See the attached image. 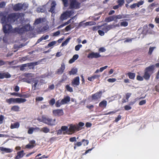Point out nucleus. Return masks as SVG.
<instances>
[{
	"label": "nucleus",
	"instance_id": "obj_35",
	"mask_svg": "<svg viewBox=\"0 0 159 159\" xmlns=\"http://www.w3.org/2000/svg\"><path fill=\"white\" fill-rule=\"evenodd\" d=\"M74 27V26L70 24L69 25L67 26L65 28V30L66 31H68L70 30L72 28Z\"/></svg>",
	"mask_w": 159,
	"mask_h": 159
},
{
	"label": "nucleus",
	"instance_id": "obj_42",
	"mask_svg": "<svg viewBox=\"0 0 159 159\" xmlns=\"http://www.w3.org/2000/svg\"><path fill=\"white\" fill-rule=\"evenodd\" d=\"M64 7H66L68 5V1H70V2L72 0H61Z\"/></svg>",
	"mask_w": 159,
	"mask_h": 159
},
{
	"label": "nucleus",
	"instance_id": "obj_64",
	"mask_svg": "<svg viewBox=\"0 0 159 159\" xmlns=\"http://www.w3.org/2000/svg\"><path fill=\"white\" fill-rule=\"evenodd\" d=\"M155 48V47H151L150 48H149V53L150 54H151L153 51V50Z\"/></svg>",
	"mask_w": 159,
	"mask_h": 159
},
{
	"label": "nucleus",
	"instance_id": "obj_63",
	"mask_svg": "<svg viewBox=\"0 0 159 159\" xmlns=\"http://www.w3.org/2000/svg\"><path fill=\"white\" fill-rule=\"evenodd\" d=\"M146 102V101L145 100H143L141 101L139 103V104L140 105H142L144 104H145Z\"/></svg>",
	"mask_w": 159,
	"mask_h": 159
},
{
	"label": "nucleus",
	"instance_id": "obj_43",
	"mask_svg": "<svg viewBox=\"0 0 159 159\" xmlns=\"http://www.w3.org/2000/svg\"><path fill=\"white\" fill-rule=\"evenodd\" d=\"M56 43V41H53L50 43L48 44V47H52Z\"/></svg>",
	"mask_w": 159,
	"mask_h": 159
},
{
	"label": "nucleus",
	"instance_id": "obj_39",
	"mask_svg": "<svg viewBox=\"0 0 159 159\" xmlns=\"http://www.w3.org/2000/svg\"><path fill=\"white\" fill-rule=\"evenodd\" d=\"M118 5L120 7L123 5L124 3V0H118L117 1Z\"/></svg>",
	"mask_w": 159,
	"mask_h": 159
},
{
	"label": "nucleus",
	"instance_id": "obj_53",
	"mask_svg": "<svg viewBox=\"0 0 159 159\" xmlns=\"http://www.w3.org/2000/svg\"><path fill=\"white\" fill-rule=\"evenodd\" d=\"M136 7H137L136 3H134L130 6V7L132 9H134Z\"/></svg>",
	"mask_w": 159,
	"mask_h": 159
},
{
	"label": "nucleus",
	"instance_id": "obj_25",
	"mask_svg": "<svg viewBox=\"0 0 159 159\" xmlns=\"http://www.w3.org/2000/svg\"><path fill=\"white\" fill-rule=\"evenodd\" d=\"M26 99L24 98H16V103H24L26 101Z\"/></svg>",
	"mask_w": 159,
	"mask_h": 159
},
{
	"label": "nucleus",
	"instance_id": "obj_4",
	"mask_svg": "<svg viewBox=\"0 0 159 159\" xmlns=\"http://www.w3.org/2000/svg\"><path fill=\"white\" fill-rule=\"evenodd\" d=\"M73 11H67L63 13L60 17V19L61 20L67 19L72 15Z\"/></svg>",
	"mask_w": 159,
	"mask_h": 159
},
{
	"label": "nucleus",
	"instance_id": "obj_44",
	"mask_svg": "<svg viewBox=\"0 0 159 159\" xmlns=\"http://www.w3.org/2000/svg\"><path fill=\"white\" fill-rule=\"evenodd\" d=\"M89 25L88 24V22L85 23H83V22H81L80 23L79 26L80 27L81 26H86Z\"/></svg>",
	"mask_w": 159,
	"mask_h": 159
},
{
	"label": "nucleus",
	"instance_id": "obj_14",
	"mask_svg": "<svg viewBox=\"0 0 159 159\" xmlns=\"http://www.w3.org/2000/svg\"><path fill=\"white\" fill-rule=\"evenodd\" d=\"M35 141L34 140H31L30 142L26 146V148H32L34 147Z\"/></svg>",
	"mask_w": 159,
	"mask_h": 159
},
{
	"label": "nucleus",
	"instance_id": "obj_37",
	"mask_svg": "<svg viewBox=\"0 0 159 159\" xmlns=\"http://www.w3.org/2000/svg\"><path fill=\"white\" fill-rule=\"evenodd\" d=\"M128 25V22L124 21L120 23V26L124 27H126Z\"/></svg>",
	"mask_w": 159,
	"mask_h": 159
},
{
	"label": "nucleus",
	"instance_id": "obj_12",
	"mask_svg": "<svg viewBox=\"0 0 159 159\" xmlns=\"http://www.w3.org/2000/svg\"><path fill=\"white\" fill-rule=\"evenodd\" d=\"M80 84V78L79 77L75 78L72 82V85L73 86H75L79 85Z\"/></svg>",
	"mask_w": 159,
	"mask_h": 159
},
{
	"label": "nucleus",
	"instance_id": "obj_23",
	"mask_svg": "<svg viewBox=\"0 0 159 159\" xmlns=\"http://www.w3.org/2000/svg\"><path fill=\"white\" fill-rule=\"evenodd\" d=\"M56 5V3L55 2L53 1L52 2V6L49 10V11L52 13L53 12Z\"/></svg>",
	"mask_w": 159,
	"mask_h": 159
},
{
	"label": "nucleus",
	"instance_id": "obj_56",
	"mask_svg": "<svg viewBox=\"0 0 159 159\" xmlns=\"http://www.w3.org/2000/svg\"><path fill=\"white\" fill-rule=\"evenodd\" d=\"M124 108L125 110H130L131 109V107L129 105H126L125 106Z\"/></svg>",
	"mask_w": 159,
	"mask_h": 159
},
{
	"label": "nucleus",
	"instance_id": "obj_59",
	"mask_svg": "<svg viewBox=\"0 0 159 159\" xmlns=\"http://www.w3.org/2000/svg\"><path fill=\"white\" fill-rule=\"evenodd\" d=\"M107 67V66H106L103 67H101L99 69L100 72H102L104 70L106 69Z\"/></svg>",
	"mask_w": 159,
	"mask_h": 159
},
{
	"label": "nucleus",
	"instance_id": "obj_55",
	"mask_svg": "<svg viewBox=\"0 0 159 159\" xmlns=\"http://www.w3.org/2000/svg\"><path fill=\"white\" fill-rule=\"evenodd\" d=\"M98 33L100 35L102 36L104 35L105 32L102 30H98Z\"/></svg>",
	"mask_w": 159,
	"mask_h": 159
},
{
	"label": "nucleus",
	"instance_id": "obj_58",
	"mask_svg": "<svg viewBox=\"0 0 159 159\" xmlns=\"http://www.w3.org/2000/svg\"><path fill=\"white\" fill-rule=\"evenodd\" d=\"M131 94L130 93H127L126 94L125 98L128 100V99L131 96Z\"/></svg>",
	"mask_w": 159,
	"mask_h": 159
},
{
	"label": "nucleus",
	"instance_id": "obj_48",
	"mask_svg": "<svg viewBox=\"0 0 159 159\" xmlns=\"http://www.w3.org/2000/svg\"><path fill=\"white\" fill-rule=\"evenodd\" d=\"M82 47V45L81 44H79L76 45L75 47V50L78 51L79 50L80 48Z\"/></svg>",
	"mask_w": 159,
	"mask_h": 159
},
{
	"label": "nucleus",
	"instance_id": "obj_11",
	"mask_svg": "<svg viewBox=\"0 0 159 159\" xmlns=\"http://www.w3.org/2000/svg\"><path fill=\"white\" fill-rule=\"evenodd\" d=\"M101 95L102 93L101 92L95 93L92 96V100L95 101L98 100L100 98L101 96Z\"/></svg>",
	"mask_w": 159,
	"mask_h": 159
},
{
	"label": "nucleus",
	"instance_id": "obj_52",
	"mask_svg": "<svg viewBox=\"0 0 159 159\" xmlns=\"http://www.w3.org/2000/svg\"><path fill=\"white\" fill-rule=\"evenodd\" d=\"M116 80L115 78H110L107 80V81L110 83H113L115 82Z\"/></svg>",
	"mask_w": 159,
	"mask_h": 159
},
{
	"label": "nucleus",
	"instance_id": "obj_17",
	"mask_svg": "<svg viewBox=\"0 0 159 159\" xmlns=\"http://www.w3.org/2000/svg\"><path fill=\"white\" fill-rule=\"evenodd\" d=\"M25 155L23 151L18 152L17 153V156L15 157V159H20L22 157Z\"/></svg>",
	"mask_w": 159,
	"mask_h": 159
},
{
	"label": "nucleus",
	"instance_id": "obj_6",
	"mask_svg": "<svg viewBox=\"0 0 159 159\" xmlns=\"http://www.w3.org/2000/svg\"><path fill=\"white\" fill-rule=\"evenodd\" d=\"M69 135L74 133L76 130L78 131V127H77L76 125L70 124L68 125Z\"/></svg>",
	"mask_w": 159,
	"mask_h": 159
},
{
	"label": "nucleus",
	"instance_id": "obj_1",
	"mask_svg": "<svg viewBox=\"0 0 159 159\" xmlns=\"http://www.w3.org/2000/svg\"><path fill=\"white\" fill-rule=\"evenodd\" d=\"M19 16L18 14L13 13L8 16L6 18V16L3 15L1 20L3 25V31L5 33H9L12 31V27L9 24L13 23L19 18Z\"/></svg>",
	"mask_w": 159,
	"mask_h": 159
},
{
	"label": "nucleus",
	"instance_id": "obj_7",
	"mask_svg": "<svg viewBox=\"0 0 159 159\" xmlns=\"http://www.w3.org/2000/svg\"><path fill=\"white\" fill-rule=\"evenodd\" d=\"M52 114L54 116H59L63 115L64 113L62 109H56L52 111Z\"/></svg>",
	"mask_w": 159,
	"mask_h": 159
},
{
	"label": "nucleus",
	"instance_id": "obj_29",
	"mask_svg": "<svg viewBox=\"0 0 159 159\" xmlns=\"http://www.w3.org/2000/svg\"><path fill=\"white\" fill-rule=\"evenodd\" d=\"M107 104V102L106 101H103L99 103V106L101 107H105Z\"/></svg>",
	"mask_w": 159,
	"mask_h": 159
},
{
	"label": "nucleus",
	"instance_id": "obj_20",
	"mask_svg": "<svg viewBox=\"0 0 159 159\" xmlns=\"http://www.w3.org/2000/svg\"><path fill=\"white\" fill-rule=\"evenodd\" d=\"M6 102L10 104L12 103H16V98H10L9 99H6Z\"/></svg>",
	"mask_w": 159,
	"mask_h": 159
},
{
	"label": "nucleus",
	"instance_id": "obj_51",
	"mask_svg": "<svg viewBox=\"0 0 159 159\" xmlns=\"http://www.w3.org/2000/svg\"><path fill=\"white\" fill-rule=\"evenodd\" d=\"M33 63H30L27 64H25L23 65L22 67H25L27 66H31L33 65Z\"/></svg>",
	"mask_w": 159,
	"mask_h": 159
},
{
	"label": "nucleus",
	"instance_id": "obj_26",
	"mask_svg": "<svg viewBox=\"0 0 159 159\" xmlns=\"http://www.w3.org/2000/svg\"><path fill=\"white\" fill-rule=\"evenodd\" d=\"M105 20L107 22H110L112 21H116L114 16H111L106 19Z\"/></svg>",
	"mask_w": 159,
	"mask_h": 159
},
{
	"label": "nucleus",
	"instance_id": "obj_45",
	"mask_svg": "<svg viewBox=\"0 0 159 159\" xmlns=\"http://www.w3.org/2000/svg\"><path fill=\"white\" fill-rule=\"evenodd\" d=\"M35 99L36 102H39L43 101V98L41 97H36Z\"/></svg>",
	"mask_w": 159,
	"mask_h": 159
},
{
	"label": "nucleus",
	"instance_id": "obj_61",
	"mask_svg": "<svg viewBox=\"0 0 159 159\" xmlns=\"http://www.w3.org/2000/svg\"><path fill=\"white\" fill-rule=\"evenodd\" d=\"M34 131H36V132H38V131H41V129H40L39 127H35L34 128Z\"/></svg>",
	"mask_w": 159,
	"mask_h": 159
},
{
	"label": "nucleus",
	"instance_id": "obj_18",
	"mask_svg": "<svg viewBox=\"0 0 159 159\" xmlns=\"http://www.w3.org/2000/svg\"><path fill=\"white\" fill-rule=\"evenodd\" d=\"M46 5L40 6L37 9V11L39 12H44L46 9Z\"/></svg>",
	"mask_w": 159,
	"mask_h": 159
},
{
	"label": "nucleus",
	"instance_id": "obj_10",
	"mask_svg": "<svg viewBox=\"0 0 159 159\" xmlns=\"http://www.w3.org/2000/svg\"><path fill=\"white\" fill-rule=\"evenodd\" d=\"M101 56L99 53L92 52L88 55V57L90 58H96L100 57Z\"/></svg>",
	"mask_w": 159,
	"mask_h": 159
},
{
	"label": "nucleus",
	"instance_id": "obj_21",
	"mask_svg": "<svg viewBox=\"0 0 159 159\" xmlns=\"http://www.w3.org/2000/svg\"><path fill=\"white\" fill-rule=\"evenodd\" d=\"M100 77L99 75H94L91 77H88V80L90 81H93V80L95 79H97L99 78Z\"/></svg>",
	"mask_w": 159,
	"mask_h": 159
},
{
	"label": "nucleus",
	"instance_id": "obj_28",
	"mask_svg": "<svg viewBox=\"0 0 159 159\" xmlns=\"http://www.w3.org/2000/svg\"><path fill=\"white\" fill-rule=\"evenodd\" d=\"M150 73L145 70V74L143 76L144 78L146 80L148 79L150 76Z\"/></svg>",
	"mask_w": 159,
	"mask_h": 159
},
{
	"label": "nucleus",
	"instance_id": "obj_38",
	"mask_svg": "<svg viewBox=\"0 0 159 159\" xmlns=\"http://www.w3.org/2000/svg\"><path fill=\"white\" fill-rule=\"evenodd\" d=\"M144 3V1L143 0H140L137 3H136L137 7H139L140 6L142 5Z\"/></svg>",
	"mask_w": 159,
	"mask_h": 159
},
{
	"label": "nucleus",
	"instance_id": "obj_47",
	"mask_svg": "<svg viewBox=\"0 0 159 159\" xmlns=\"http://www.w3.org/2000/svg\"><path fill=\"white\" fill-rule=\"evenodd\" d=\"M114 16H115L116 22L117 21L116 20L117 19H122V18H123V16L121 15H120Z\"/></svg>",
	"mask_w": 159,
	"mask_h": 159
},
{
	"label": "nucleus",
	"instance_id": "obj_34",
	"mask_svg": "<svg viewBox=\"0 0 159 159\" xmlns=\"http://www.w3.org/2000/svg\"><path fill=\"white\" fill-rule=\"evenodd\" d=\"M129 77L131 79H134L135 77V74L134 73H128Z\"/></svg>",
	"mask_w": 159,
	"mask_h": 159
},
{
	"label": "nucleus",
	"instance_id": "obj_30",
	"mask_svg": "<svg viewBox=\"0 0 159 159\" xmlns=\"http://www.w3.org/2000/svg\"><path fill=\"white\" fill-rule=\"evenodd\" d=\"M20 107L18 106H14L11 108V110L14 111H18L19 110Z\"/></svg>",
	"mask_w": 159,
	"mask_h": 159
},
{
	"label": "nucleus",
	"instance_id": "obj_13",
	"mask_svg": "<svg viewBox=\"0 0 159 159\" xmlns=\"http://www.w3.org/2000/svg\"><path fill=\"white\" fill-rule=\"evenodd\" d=\"M61 128L63 131V133L64 134H68L69 135L70 132H69L68 126L67 127L65 126H62Z\"/></svg>",
	"mask_w": 159,
	"mask_h": 159
},
{
	"label": "nucleus",
	"instance_id": "obj_22",
	"mask_svg": "<svg viewBox=\"0 0 159 159\" xmlns=\"http://www.w3.org/2000/svg\"><path fill=\"white\" fill-rule=\"evenodd\" d=\"M10 75L8 74H1L0 73V79H3L4 78H10Z\"/></svg>",
	"mask_w": 159,
	"mask_h": 159
},
{
	"label": "nucleus",
	"instance_id": "obj_32",
	"mask_svg": "<svg viewBox=\"0 0 159 159\" xmlns=\"http://www.w3.org/2000/svg\"><path fill=\"white\" fill-rule=\"evenodd\" d=\"M71 39L70 37H68L64 42L61 44L62 46H64L66 45Z\"/></svg>",
	"mask_w": 159,
	"mask_h": 159
},
{
	"label": "nucleus",
	"instance_id": "obj_16",
	"mask_svg": "<svg viewBox=\"0 0 159 159\" xmlns=\"http://www.w3.org/2000/svg\"><path fill=\"white\" fill-rule=\"evenodd\" d=\"M65 68V66L64 63H62L61 67L58 70L57 72L59 74H62L64 72Z\"/></svg>",
	"mask_w": 159,
	"mask_h": 159
},
{
	"label": "nucleus",
	"instance_id": "obj_24",
	"mask_svg": "<svg viewBox=\"0 0 159 159\" xmlns=\"http://www.w3.org/2000/svg\"><path fill=\"white\" fill-rule=\"evenodd\" d=\"M19 124L16 122L14 124H11V129L17 128L19 127Z\"/></svg>",
	"mask_w": 159,
	"mask_h": 159
},
{
	"label": "nucleus",
	"instance_id": "obj_2",
	"mask_svg": "<svg viewBox=\"0 0 159 159\" xmlns=\"http://www.w3.org/2000/svg\"><path fill=\"white\" fill-rule=\"evenodd\" d=\"M43 122L47 124V125L53 126L56 124L55 121L56 119H52L51 118H47L45 116H43Z\"/></svg>",
	"mask_w": 159,
	"mask_h": 159
},
{
	"label": "nucleus",
	"instance_id": "obj_46",
	"mask_svg": "<svg viewBox=\"0 0 159 159\" xmlns=\"http://www.w3.org/2000/svg\"><path fill=\"white\" fill-rule=\"evenodd\" d=\"M34 131V128L31 127L29 129L28 133L29 134H32Z\"/></svg>",
	"mask_w": 159,
	"mask_h": 159
},
{
	"label": "nucleus",
	"instance_id": "obj_54",
	"mask_svg": "<svg viewBox=\"0 0 159 159\" xmlns=\"http://www.w3.org/2000/svg\"><path fill=\"white\" fill-rule=\"evenodd\" d=\"M74 17H72V18L70 19V20H68L67 22H65L64 24V25L65 26L66 25L71 23V21L73 19Z\"/></svg>",
	"mask_w": 159,
	"mask_h": 159
},
{
	"label": "nucleus",
	"instance_id": "obj_3",
	"mask_svg": "<svg viewBox=\"0 0 159 159\" xmlns=\"http://www.w3.org/2000/svg\"><path fill=\"white\" fill-rule=\"evenodd\" d=\"M70 101V98L67 96L61 100H58L57 102L56 106L57 107H60L61 105L67 103Z\"/></svg>",
	"mask_w": 159,
	"mask_h": 159
},
{
	"label": "nucleus",
	"instance_id": "obj_62",
	"mask_svg": "<svg viewBox=\"0 0 159 159\" xmlns=\"http://www.w3.org/2000/svg\"><path fill=\"white\" fill-rule=\"evenodd\" d=\"M99 51L101 52H104L106 51V49L103 47L100 48L99 49Z\"/></svg>",
	"mask_w": 159,
	"mask_h": 159
},
{
	"label": "nucleus",
	"instance_id": "obj_27",
	"mask_svg": "<svg viewBox=\"0 0 159 159\" xmlns=\"http://www.w3.org/2000/svg\"><path fill=\"white\" fill-rule=\"evenodd\" d=\"M77 72V70L76 68H73L71 70L69 71V74L71 75H73L76 74Z\"/></svg>",
	"mask_w": 159,
	"mask_h": 159
},
{
	"label": "nucleus",
	"instance_id": "obj_50",
	"mask_svg": "<svg viewBox=\"0 0 159 159\" xmlns=\"http://www.w3.org/2000/svg\"><path fill=\"white\" fill-rule=\"evenodd\" d=\"M106 31H107V32L111 29L112 28H113V25H109L108 26H106Z\"/></svg>",
	"mask_w": 159,
	"mask_h": 159
},
{
	"label": "nucleus",
	"instance_id": "obj_33",
	"mask_svg": "<svg viewBox=\"0 0 159 159\" xmlns=\"http://www.w3.org/2000/svg\"><path fill=\"white\" fill-rule=\"evenodd\" d=\"M48 38V35H46L44 37H42L41 38L39 39L37 41V43H39L43 40H46Z\"/></svg>",
	"mask_w": 159,
	"mask_h": 159
},
{
	"label": "nucleus",
	"instance_id": "obj_5",
	"mask_svg": "<svg viewBox=\"0 0 159 159\" xmlns=\"http://www.w3.org/2000/svg\"><path fill=\"white\" fill-rule=\"evenodd\" d=\"M28 5L26 4H18L15 5L13 7V9L15 11H18L21 9L25 10L28 7Z\"/></svg>",
	"mask_w": 159,
	"mask_h": 159
},
{
	"label": "nucleus",
	"instance_id": "obj_41",
	"mask_svg": "<svg viewBox=\"0 0 159 159\" xmlns=\"http://www.w3.org/2000/svg\"><path fill=\"white\" fill-rule=\"evenodd\" d=\"M82 143H83L84 146L87 145L89 143V141L88 140H85L84 139H82Z\"/></svg>",
	"mask_w": 159,
	"mask_h": 159
},
{
	"label": "nucleus",
	"instance_id": "obj_9",
	"mask_svg": "<svg viewBox=\"0 0 159 159\" xmlns=\"http://www.w3.org/2000/svg\"><path fill=\"white\" fill-rule=\"evenodd\" d=\"M32 29L29 25L27 24L23 28H19L18 32L22 33L24 31H28Z\"/></svg>",
	"mask_w": 159,
	"mask_h": 159
},
{
	"label": "nucleus",
	"instance_id": "obj_31",
	"mask_svg": "<svg viewBox=\"0 0 159 159\" xmlns=\"http://www.w3.org/2000/svg\"><path fill=\"white\" fill-rule=\"evenodd\" d=\"M50 129L49 128L47 127H44L41 129V131H43V132L47 133L49 132Z\"/></svg>",
	"mask_w": 159,
	"mask_h": 159
},
{
	"label": "nucleus",
	"instance_id": "obj_15",
	"mask_svg": "<svg viewBox=\"0 0 159 159\" xmlns=\"http://www.w3.org/2000/svg\"><path fill=\"white\" fill-rule=\"evenodd\" d=\"M0 150L6 153H10L12 151V150L11 149L5 148L3 147H0Z\"/></svg>",
	"mask_w": 159,
	"mask_h": 159
},
{
	"label": "nucleus",
	"instance_id": "obj_57",
	"mask_svg": "<svg viewBox=\"0 0 159 159\" xmlns=\"http://www.w3.org/2000/svg\"><path fill=\"white\" fill-rule=\"evenodd\" d=\"M55 99H52L50 100L49 103L50 105H52L55 103Z\"/></svg>",
	"mask_w": 159,
	"mask_h": 159
},
{
	"label": "nucleus",
	"instance_id": "obj_8",
	"mask_svg": "<svg viewBox=\"0 0 159 159\" xmlns=\"http://www.w3.org/2000/svg\"><path fill=\"white\" fill-rule=\"evenodd\" d=\"M79 4L75 0H72L70 2V8L71 9H76L79 7Z\"/></svg>",
	"mask_w": 159,
	"mask_h": 159
},
{
	"label": "nucleus",
	"instance_id": "obj_19",
	"mask_svg": "<svg viewBox=\"0 0 159 159\" xmlns=\"http://www.w3.org/2000/svg\"><path fill=\"white\" fill-rule=\"evenodd\" d=\"M154 67L155 66L154 65L150 66L147 68L145 70L150 73H152L153 71L154 70Z\"/></svg>",
	"mask_w": 159,
	"mask_h": 159
},
{
	"label": "nucleus",
	"instance_id": "obj_60",
	"mask_svg": "<svg viewBox=\"0 0 159 159\" xmlns=\"http://www.w3.org/2000/svg\"><path fill=\"white\" fill-rule=\"evenodd\" d=\"M82 144V143L80 142H78L75 144V145L77 147H80L81 146Z\"/></svg>",
	"mask_w": 159,
	"mask_h": 159
},
{
	"label": "nucleus",
	"instance_id": "obj_49",
	"mask_svg": "<svg viewBox=\"0 0 159 159\" xmlns=\"http://www.w3.org/2000/svg\"><path fill=\"white\" fill-rule=\"evenodd\" d=\"M66 87V89L67 91L70 92H73V90L72 88L71 87H70L68 85H67Z\"/></svg>",
	"mask_w": 159,
	"mask_h": 159
},
{
	"label": "nucleus",
	"instance_id": "obj_36",
	"mask_svg": "<svg viewBox=\"0 0 159 159\" xmlns=\"http://www.w3.org/2000/svg\"><path fill=\"white\" fill-rule=\"evenodd\" d=\"M84 123L82 122H79L78 125H76L77 127H78V131L80 130V127L84 126Z\"/></svg>",
	"mask_w": 159,
	"mask_h": 159
},
{
	"label": "nucleus",
	"instance_id": "obj_40",
	"mask_svg": "<svg viewBox=\"0 0 159 159\" xmlns=\"http://www.w3.org/2000/svg\"><path fill=\"white\" fill-rule=\"evenodd\" d=\"M43 19L41 18H39L36 19L34 23V25H37L40 23Z\"/></svg>",
	"mask_w": 159,
	"mask_h": 159
}]
</instances>
